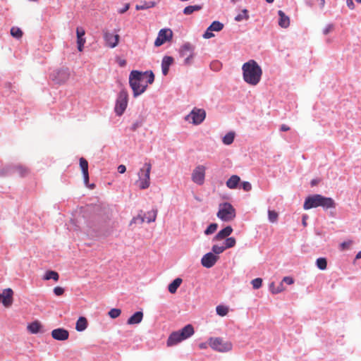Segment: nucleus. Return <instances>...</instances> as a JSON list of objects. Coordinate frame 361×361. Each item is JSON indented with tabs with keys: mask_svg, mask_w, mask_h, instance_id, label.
I'll list each match as a JSON object with an SVG mask.
<instances>
[{
	"mask_svg": "<svg viewBox=\"0 0 361 361\" xmlns=\"http://www.w3.org/2000/svg\"><path fill=\"white\" fill-rule=\"evenodd\" d=\"M249 19V15H248V11L247 9H243L241 13H239L235 17V20L240 22L243 20H248Z\"/></svg>",
	"mask_w": 361,
	"mask_h": 361,
	"instance_id": "obj_40",
	"label": "nucleus"
},
{
	"mask_svg": "<svg viewBox=\"0 0 361 361\" xmlns=\"http://www.w3.org/2000/svg\"><path fill=\"white\" fill-rule=\"evenodd\" d=\"M194 51L195 47L190 42H185L180 47L179 54L181 57H185L184 65L188 66L192 63L195 55Z\"/></svg>",
	"mask_w": 361,
	"mask_h": 361,
	"instance_id": "obj_8",
	"label": "nucleus"
},
{
	"mask_svg": "<svg viewBox=\"0 0 361 361\" xmlns=\"http://www.w3.org/2000/svg\"><path fill=\"white\" fill-rule=\"evenodd\" d=\"M361 259V250L357 252V254L355 256V259Z\"/></svg>",
	"mask_w": 361,
	"mask_h": 361,
	"instance_id": "obj_64",
	"label": "nucleus"
},
{
	"mask_svg": "<svg viewBox=\"0 0 361 361\" xmlns=\"http://www.w3.org/2000/svg\"><path fill=\"white\" fill-rule=\"evenodd\" d=\"M322 207L324 209L336 207V203L331 197H324L319 194L307 196L303 204V208L308 210L312 208Z\"/></svg>",
	"mask_w": 361,
	"mask_h": 361,
	"instance_id": "obj_2",
	"label": "nucleus"
},
{
	"mask_svg": "<svg viewBox=\"0 0 361 361\" xmlns=\"http://www.w3.org/2000/svg\"><path fill=\"white\" fill-rule=\"evenodd\" d=\"M319 183V180L318 179H312L310 182V185L312 186H314L316 185H317V183Z\"/></svg>",
	"mask_w": 361,
	"mask_h": 361,
	"instance_id": "obj_62",
	"label": "nucleus"
},
{
	"mask_svg": "<svg viewBox=\"0 0 361 361\" xmlns=\"http://www.w3.org/2000/svg\"><path fill=\"white\" fill-rule=\"evenodd\" d=\"M307 215H303V216H302V225H303L304 226H306V225H307V223H306V219H307Z\"/></svg>",
	"mask_w": 361,
	"mask_h": 361,
	"instance_id": "obj_63",
	"label": "nucleus"
},
{
	"mask_svg": "<svg viewBox=\"0 0 361 361\" xmlns=\"http://www.w3.org/2000/svg\"><path fill=\"white\" fill-rule=\"evenodd\" d=\"M54 293L57 295L60 296L62 295L64 293V288L60 286H56L54 288Z\"/></svg>",
	"mask_w": 361,
	"mask_h": 361,
	"instance_id": "obj_51",
	"label": "nucleus"
},
{
	"mask_svg": "<svg viewBox=\"0 0 361 361\" xmlns=\"http://www.w3.org/2000/svg\"><path fill=\"white\" fill-rule=\"evenodd\" d=\"M121 310L118 308H112L108 312L109 316L112 319H116L120 316Z\"/></svg>",
	"mask_w": 361,
	"mask_h": 361,
	"instance_id": "obj_45",
	"label": "nucleus"
},
{
	"mask_svg": "<svg viewBox=\"0 0 361 361\" xmlns=\"http://www.w3.org/2000/svg\"><path fill=\"white\" fill-rule=\"evenodd\" d=\"M208 27L209 30H212V32H219L224 28V24L220 21L214 20Z\"/></svg>",
	"mask_w": 361,
	"mask_h": 361,
	"instance_id": "obj_36",
	"label": "nucleus"
},
{
	"mask_svg": "<svg viewBox=\"0 0 361 361\" xmlns=\"http://www.w3.org/2000/svg\"><path fill=\"white\" fill-rule=\"evenodd\" d=\"M289 130H290V128L287 125H285V124L281 125L280 127V130L283 131V132H286Z\"/></svg>",
	"mask_w": 361,
	"mask_h": 361,
	"instance_id": "obj_61",
	"label": "nucleus"
},
{
	"mask_svg": "<svg viewBox=\"0 0 361 361\" xmlns=\"http://www.w3.org/2000/svg\"><path fill=\"white\" fill-rule=\"evenodd\" d=\"M143 73H145V76L147 78V83L149 85L152 84L154 81V74L153 72L152 71H147L143 72Z\"/></svg>",
	"mask_w": 361,
	"mask_h": 361,
	"instance_id": "obj_46",
	"label": "nucleus"
},
{
	"mask_svg": "<svg viewBox=\"0 0 361 361\" xmlns=\"http://www.w3.org/2000/svg\"><path fill=\"white\" fill-rule=\"evenodd\" d=\"M85 31L81 27H78L76 28V35H77V45L78 49L79 51H82L84 48V45L85 44L86 39L85 38Z\"/></svg>",
	"mask_w": 361,
	"mask_h": 361,
	"instance_id": "obj_19",
	"label": "nucleus"
},
{
	"mask_svg": "<svg viewBox=\"0 0 361 361\" xmlns=\"http://www.w3.org/2000/svg\"><path fill=\"white\" fill-rule=\"evenodd\" d=\"M268 219L271 223L276 222L278 219V213L274 210H268Z\"/></svg>",
	"mask_w": 361,
	"mask_h": 361,
	"instance_id": "obj_43",
	"label": "nucleus"
},
{
	"mask_svg": "<svg viewBox=\"0 0 361 361\" xmlns=\"http://www.w3.org/2000/svg\"><path fill=\"white\" fill-rule=\"evenodd\" d=\"M155 6V2L154 1H143L140 2L139 4H137L135 6V9L137 11L140 10H146L150 8H152Z\"/></svg>",
	"mask_w": 361,
	"mask_h": 361,
	"instance_id": "obj_33",
	"label": "nucleus"
},
{
	"mask_svg": "<svg viewBox=\"0 0 361 361\" xmlns=\"http://www.w3.org/2000/svg\"><path fill=\"white\" fill-rule=\"evenodd\" d=\"M13 168L14 174H18L20 177H24L27 173V168L21 165H13Z\"/></svg>",
	"mask_w": 361,
	"mask_h": 361,
	"instance_id": "obj_35",
	"label": "nucleus"
},
{
	"mask_svg": "<svg viewBox=\"0 0 361 361\" xmlns=\"http://www.w3.org/2000/svg\"><path fill=\"white\" fill-rule=\"evenodd\" d=\"M316 266L320 270H325L327 267V259L325 257H319L317 259Z\"/></svg>",
	"mask_w": 361,
	"mask_h": 361,
	"instance_id": "obj_38",
	"label": "nucleus"
},
{
	"mask_svg": "<svg viewBox=\"0 0 361 361\" xmlns=\"http://www.w3.org/2000/svg\"><path fill=\"white\" fill-rule=\"evenodd\" d=\"M235 243H236V241H235V238H233V237H229L228 238V237L225 240L224 247H225L226 249L231 248V247L235 246Z\"/></svg>",
	"mask_w": 361,
	"mask_h": 361,
	"instance_id": "obj_42",
	"label": "nucleus"
},
{
	"mask_svg": "<svg viewBox=\"0 0 361 361\" xmlns=\"http://www.w3.org/2000/svg\"><path fill=\"white\" fill-rule=\"evenodd\" d=\"M116 61L120 67H124L126 65V61L125 59H118Z\"/></svg>",
	"mask_w": 361,
	"mask_h": 361,
	"instance_id": "obj_59",
	"label": "nucleus"
},
{
	"mask_svg": "<svg viewBox=\"0 0 361 361\" xmlns=\"http://www.w3.org/2000/svg\"><path fill=\"white\" fill-rule=\"evenodd\" d=\"M126 167L124 165L121 164L118 166V173H123L126 172Z\"/></svg>",
	"mask_w": 361,
	"mask_h": 361,
	"instance_id": "obj_60",
	"label": "nucleus"
},
{
	"mask_svg": "<svg viewBox=\"0 0 361 361\" xmlns=\"http://www.w3.org/2000/svg\"><path fill=\"white\" fill-rule=\"evenodd\" d=\"M234 138L235 133L229 132L223 137L222 141L224 145H229L233 142Z\"/></svg>",
	"mask_w": 361,
	"mask_h": 361,
	"instance_id": "obj_37",
	"label": "nucleus"
},
{
	"mask_svg": "<svg viewBox=\"0 0 361 361\" xmlns=\"http://www.w3.org/2000/svg\"><path fill=\"white\" fill-rule=\"evenodd\" d=\"M243 78L245 82L251 85H257L262 75V70L255 60H250L242 67Z\"/></svg>",
	"mask_w": 361,
	"mask_h": 361,
	"instance_id": "obj_1",
	"label": "nucleus"
},
{
	"mask_svg": "<svg viewBox=\"0 0 361 361\" xmlns=\"http://www.w3.org/2000/svg\"><path fill=\"white\" fill-rule=\"evenodd\" d=\"M217 228H218V224L216 223H212L204 230V233L206 235H211L216 231Z\"/></svg>",
	"mask_w": 361,
	"mask_h": 361,
	"instance_id": "obj_39",
	"label": "nucleus"
},
{
	"mask_svg": "<svg viewBox=\"0 0 361 361\" xmlns=\"http://www.w3.org/2000/svg\"><path fill=\"white\" fill-rule=\"evenodd\" d=\"M279 15V25L283 28H287L290 25V18L281 10L278 11Z\"/></svg>",
	"mask_w": 361,
	"mask_h": 361,
	"instance_id": "obj_22",
	"label": "nucleus"
},
{
	"mask_svg": "<svg viewBox=\"0 0 361 361\" xmlns=\"http://www.w3.org/2000/svg\"><path fill=\"white\" fill-rule=\"evenodd\" d=\"M128 103V93L126 90L122 89L117 95L116 99V104L114 107V111L116 116H121L127 106Z\"/></svg>",
	"mask_w": 361,
	"mask_h": 361,
	"instance_id": "obj_4",
	"label": "nucleus"
},
{
	"mask_svg": "<svg viewBox=\"0 0 361 361\" xmlns=\"http://www.w3.org/2000/svg\"><path fill=\"white\" fill-rule=\"evenodd\" d=\"M269 290L273 294H278L284 290V286L282 282L279 283L277 286L274 282H271L269 286Z\"/></svg>",
	"mask_w": 361,
	"mask_h": 361,
	"instance_id": "obj_28",
	"label": "nucleus"
},
{
	"mask_svg": "<svg viewBox=\"0 0 361 361\" xmlns=\"http://www.w3.org/2000/svg\"><path fill=\"white\" fill-rule=\"evenodd\" d=\"M152 169V165L150 163H145L142 169H140L138 172L139 181L140 185L139 187L140 189L145 190L149 187L150 185V171Z\"/></svg>",
	"mask_w": 361,
	"mask_h": 361,
	"instance_id": "obj_6",
	"label": "nucleus"
},
{
	"mask_svg": "<svg viewBox=\"0 0 361 361\" xmlns=\"http://www.w3.org/2000/svg\"><path fill=\"white\" fill-rule=\"evenodd\" d=\"M240 182V178L237 175H233L227 180L226 185L230 189H235Z\"/></svg>",
	"mask_w": 361,
	"mask_h": 361,
	"instance_id": "obj_24",
	"label": "nucleus"
},
{
	"mask_svg": "<svg viewBox=\"0 0 361 361\" xmlns=\"http://www.w3.org/2000/svg\"><path fill=\"white\" fill-rule=\"evenodd\" d=\"M148 84L146 83L145 85H142V83L139 86H136V85H134V89L133 90V97H137L142 93H144L147 88Z\"/></svg>",
	"mask_w": 361,
	"mask_h": 361,
	"instance_id": "obj_27",
	"label": "nucleus"
},
{
	"mask_svg": "<svg viewBox=\"0 0 361 361\" xmlns=\"http://www.w3.org/2000/svg\"><path fill=\"white\" fill-rule=\"evenodd\" d=\"M226 250L224 246H219L217 245H214L212 247V252H213L215 255H219L222 253Z\"/></svg>",
	"mask_w": 361,
	"mask_h": 361,
	"instance_id": "obj_47",
	"label": "nucleus"
},
{
	"mask_svg": "<svg viewBox=\"0 0 361 361\" xmlns=\"http://www.w3.org/2000/svg\"><path fill=\"white\" fill-rule=\"evenodd\" d=\"M157 214V209H152L151 211L147 212L144 216H137V217H134L132 221V223H136L137 221H140V223H143L146 221L148 224L152 223L156 220Z\"/></svg>",
	"mask_w": 361,
	"mask_h": 361,
	"instance_id": "obj_14",
	"label": "nucleus"
},
{
	"mask_svg": "<svg viewBox=\"0 0 361 361\" xmlns=\"http://www.w3.org/2000/svg\"><path fill=\"white\" fill-rule=\"evenodd\" d=\"M351 243H352L351 240L344 241V242L341 243L340 245L341 250H344L348 249L349 247V246L351 245Z\"/></svg>",
	"mask_w": 361,
	"mask_h": 361,
	"instance_id": "obj_53",
	"label": "nucleus"
},
{
	"mask_svg": "<svg viewBox=\"0 0 361 361\" xmlns=\"http://www.w3.org/2000/svg\"><path fill=\"white\" fill-rule=\"evenodd\" d=\"M172 37V31L170 29H161L154 42L155 47H160Z\"/></svg>",
	"mask_w": 361,
	"mask_h": 361,
	"instance_id": "obj_12",
	"label": "nucleus"
},
{
	"mask_svg": "<svg viewBox=\"0 0 361 361\" xmlns=\"http://www.w3.org/2000/svg\"><path fill=\"white\" fill-rule=\"evenodd\" d=\"M202 8V5H190L184 8L183 12L185 15H190L195 11Z\"/></svg>",
	"mask_w": 361,
	"mask_h": 361,
	"instance_id": "obj_32",
	"label": "nucleus"
},
{
	"mask_svg": "<svg viewBox=\"0 0 361 361\" xmlns=\"http://www.w3.org/2000/svg\"><path fill=\"white\" fill-rule=\"evenodd\" d=\"M87 327V320L85 317H80L76 322L75 329L79 331H85Z\"/></svg>",
	"mask_w": 361,
	"mask_h": 361,
	"instance_id": "obj_25",
	"label": "nucleus"
},
{
	"mask_svg": "<svg viewBox=\"0 0 361 361\" xmlns=\"http://www.w3.org/2000/svg\"><path fill=\"white\" fill-rule=\"evenodd\" d=\"M13 291L11 288H8L4 289L3 293H0V302H1L5 307L10 306L13 302Z\"/></svg>",
	"mask_w": 361,
	"mask_h": 361,
	"instance_id": "obj_17",
	"label": "nucleus"
},
{
	"mask_svg": "<svg viewBox=\"0 0 361 361\" xmlns=\"http://www.w3.org/2000/svg\"><path fill=\"white\" fill-rule=\"evenodd\" d=\"M218 259V256L215 255L213 252H209L203 255L201 259V264L204 267L209 269L216 264Z\"/></svg>",
	"mask_w": 361,
	"mask_h": 361,
	"instance_id": "obj_15",
	"label": "nucleus"
},
{
	"mask_svg": "<svg viewBox=\"0 0 361 361\" xmlns=\"http://www.w3.org/2000/svg\"><path fill=\"white\" fill-rule=\"evenodd\" d=\"M282 283L284 282L288 285H291L294 283V280L292 277L290 276H285L283 277V280H282Z\"/></svg>",
	"mask_w": 361,
	"mask_h": 361,
	"instance_id": "obj_55",
	"label": "nucleus"
},
{
	"mask_svg": "<svg viewBox=\"0 0 361 361\" xmlns=\"http://www.w3.org/2000/svg\"><path fill=\"white\" fill-rule=\"evenodd\" d=\"M214 36L212 30H209V27L206 30L204 33L203 34V37L204 39H209Z\"/></svg>",
	"mask_w": 361,
	"mask_h": 361,
	"instance_id": "obj_54",
	"label": "nucleus"
},
{
	"mask_svg": "<svg viewBox=\"0 0 361 361\" xmlns=\"http://www.w3.org/2000/svg\"><path fill=\"white\" fill-rule=\"evenodd\" d=\"M59 274L56 271L52 270L47 271L43 276V279L46 281L53 279L54 281H59Z\"/></svg>",
	"mask_w": 361,
	"mask_h": 361,
	"instance_id": "obj_31",
	"label": "nucleus"
},
{
	"mask_svg": "<svg viewBox=\"0 0 361 361\" xmlns=\"http://www.w3.org/2000/svg\"><path fill=\"white\" fill-rule=\"evenodd\" d=\"M13 165L5 166L0 169V177H5L14 175Z\"/></svg>",
	"mask_w": 361,
	"mask_h": 361,
	"instance_id": "obj_30",
	"label": "nucleus"
},
{
	"mask_svg": "<svg viewBox=\"0 0 361 361\" xmlns=\"http://www.w3.org/2000/svg\"><path fill=\"white\" fill-rule=\"evenodd\" d=\"M51 336L56 341H63L68 338L69 332L63 328H57L52 330Z\"/></svg>",
	"mask_w": 361,
	"mask_h": 361,
	"instance_id": "obj_18",
	"label": "nucleus"
},
{
	"mask_svg": "<svg viewBox=\"0 0 361 361\" xmlns=\"http://www.w3.org/2000/svg\"><path fill=\"white\" fill-rule=\"evenodd\" d=\"M182 279L180 278L175 279L168 286V290L171 293H175L177 291V289L180 286L182 283Z\"/></svg>",
	"mask_w": 361,
	"mask_h": 361,
	"instance_id": "obj_26",
	"label": "nucleus"
},
{
	"mask_svg": "<svg viewBox=\"0 0 361 361\" xmlns=\"http://www.w3.org/2000/svg\"><path fill=\"white\" fill-rule=\"evenodd\" d=\"M174 59L171 56H164L161 60V72L164 75H167L170 66L173 64Z\"/></svg>",
	"mask_w": 361,
	"mask_h": 361,
	"instance_id": "obj_20",
	"label": "nucleus"
},
{
	"mask_svg": "<svg viewBox=\"0 0 361 361\" xmlns=\"http://www.w3.org/2000/svg\"><path fill=\"white\" fill-rule=\"evenodd\" d=\"M254 289L259 288L262 285V279L261 278H256L251 281Z\"/></svg>",
	"mask_w": 361,
	"mask_h": 361,
	"instance_id": "obj_49",
	"label": "nucleus"
},
{
	"mask_svg": "<svg viewBox=\"0 0 361 361\" xmlns=\"http://www.w3.org/2000/svg\"><path fill=\"white\" fill-rule=\"evenodd\" d=\"M42 324L38 321L31 322L27 326V329L31 334H37L40 331Z\"/></svg>",
	"mask_w": 361,
	"mask_h": 361,
	"instance_id": "obj_29",
	"label": "nucleus"
},
{
	"mask_svg": "<svg viewBox=\"0 0 361 361\" xmlns=\"http://www.w3.org/2000/svg\"><path fill=\"white\" fill-rule=\"evenodd\" d=\"M82 175H83L84 183L85 184V185H88L89 173L88 172L82 173Z\"/></svg>",
	"mask_w": 361,
	"mask_h": 361,
	"instance_id": "obj_57",
	"label": "nucleus"
},
{
	"mask_svg": "<svg viewBox=\"0 0 361 361\" xmlns=\"http://www.w3.org/2000/svg\"><path fill=\"white\" fill-rule=\"evenodd\" d=\"M120 37L118 35H114L109 32H105L104 33V39L106 45L110 48L116 47L119 42Z\"/></svg>",
	"mask_w": 361,
	"mask_h": 361,
	"instance_id": "obj_16",
	"label": "nucleus"
},
{
	"mask_svg": "<svg viewBox=\"0 0 361 361\" xmlns=\"http://www.w3.org/2000/svg\"><path fill=\"white\" fill-rule=\"evenodd\" d=\"M210 347L219 352H228L232 349V343L225 341L222 338H211L209 339Z\"/></svg>",
	"mask_w": 361,
	"mask_h": 361,
	"instance_id": "obj_7",
	"label": "nucleus"
},
{
	"mask_svg": "<svg viewBox=\"0 0 361 361\" xmlns=\"http://www.w3.org/2000/svg\"><path fill=\"white\" fill-rule=\"evenodd\" d=\"M346 5L351 10L355 8V4L353 0H346Z\"/></svg>",
	"mask_w": 361,
	"mask_h": 361,
	"instance_id": "obj_58",
	"label": "nucleus"
},
{
	"mask_svg": "<svg viewBox=\"0 0 361 361\" xmlns=\"http://www.w3.org/2000/svg\"><path fill=\"white\" fill-rule=\"evenodd\" d=\"M11 35L13 37H16L17 39H19L22 37L23 35V32L22 30L18 28V27H12L11 29Z\"/></svg>",
	"mask_w": 361,
	"mask_h": 361,
	"instance_id": "obj_44",
	"label": "nucleus"
},
{
	"mask_svg": "<svg viewBox=\"0 0 361 361\" xmlns=\"http://www.w3.org/2000/svg\"><path fill=\"white\" fill-rule=\"evenodd\" d=\"M216 314L224 317L228 314V308L224 305H218L216 308Z\"/></svg>",
	"mask_w": 361,
	"mask_h": 361,
	"instance_id": "obj_41",
	"label": "nucleus"
},
{
	"mask_svg": "<svg viewBox=\"0 0 361 361\" xmlns=\"http://www.w3.org/2000/svg\"><path fill=\"white\" fill-rule=\"evenodd\" d=\"M232 227L231 226H227L218 232V233L214 237L213 241L219 240L228 238L232 233Z\"/></svg>",
	"mask_w": 361,
	"mask_h": 361,
	"instance_id": "obj_21",
	"label": "nucleus"
},
{
	"mask_svg": "<svg viewBox=\"0 0 361 361\" xmlns=\"http://www.w3.org/2000/svg\"><path fill=\"white\" fill-rule=\"evenodd\" d=\"M334 28L333 24H328L323 30V34L324 35H328Z\"/></svg>",
	"mask_w": 361,
	"mask_h": 361,
	"instance_id": "obj_52",
	"label": "nucleus"
},
{
	"mask_svg": "<svg viewBox=\"0 0 361 361\" xmlns=\"http://www.w3.org/2000/svg\"><path fill=\"white\" fill-rule=\"evenodd\" d=\"M130 5L129 4H126L124 6L120 9H118V12L121 14L126 13L129 9Z\"/></svg>",
	"mask_w": 361,
	"mask_h": 361,
	"instance_id": "obj_56",
	"label": "nucleus"
},
{
	"mask_svg": "<svg viewBox=\"0 0 361 361\" xmlns=\"http://www.w3.org/2000/svg\"><path fill=\"white\" fill-rule=\"evenodd\" d=\"M80 166L81 168L82 173L88 172V162L82 157L80 159Z\"/></svg>",
	"mask_w": 361,
	"mask_h": 361,
	"instance_id": "obj_48",
	"label": "nucleus"
},
{
	"mask_svg": "<svg viewBox=\"0 0 361 361\" xmlns=\"http://www.w3.org/2000/svg\"><path fill=\"white\" fill-rule=\"evenodd\" d=\"M142 318L143 312L142 311H137L128 319L127 324L130 325L137 324L142 322Z\"/></svg>",
	"mask_w": 361,
	"mask_h": 361,
	"instance_id": "obj_23",
	"label": "nucleus"
},
{
	"mask_svg": "<svg viewBox=\"0 0 361 361\" xmlns=\"http://www.w3.org/2000/svg\"><path fill=\"white\" fill-rule=\"evenodd\" d=\"M205 167L202 165L197 166L192 171V180L197 185H202L205 177Z\"/></svg>",
	"mask_w": 361,
	"mask_h": 361,
	"instance_id": "obj_11",
	"label": "nucleus"
},
{
	"mask_svg": "<svg viewBox=\"0 0 361 361\" xmlns=\"http://www.w3.org/2000/svg\"><path fill=\"white\" fill-rule=\"evenodd\" d=\"M240 188L245 192H249L252 190V185L248 181H243L240 183Z\"/></svg>",
	"mask_w": 361,
	"mask_h": 361,
	"instance_id": "obj_50",
	"label": "nucleus"
},
{
	"mask_svg": "<svg viewBox=\"0 0 361 361\" xmlns=\"http://www.w3.org/2000/svg\"><path fill=\"white\" fill-rule=\"evenodd\" d=\"M145 121V119L142 116H140L135 122L132 124L130 129L131 131H136L139 128L142 127Z\"/></svg>",
	"mask_w": 361,
	"mask_h": 361,
	"instance_id": "obj_34",
	"label": "nucleus"
},
{
	"mask_svg": "<svg viewBox=\"0 0 361 361\" xmlns=\"http://www.w3.org/2000/svg\"><path fill=\"white\" fill-rule=\"evenodd\" d=\"M145 77V73L142 71L133 70L130 73L129 75V85L132 90L134 89V85L139 86Z\"/></svg>",
	"mask_w": 361,
	"mask_h": 361,
	"instance_id": "obj_13",
	"label": "nucleus"
},
{
	"mask_svg": "<svg viewBox=\"0 0 361 361\" xmlns=\"http://www.w3.org/2000/svg\"><path fill=\"white\" fill-rule=\"evenodd\" d=\"M195 333L192 324H187L181 329L172 332L166 341L167 346H173L191 337Z\"/></svg>",
	"mask_w": 361,
	"mask_h": 361,
	"instance_id": "obj_3",
	"label": "nucleus"
},
{
	"mask_svg": "<svg viewBox=\"0 0 361 361\" xmlns=\"http://www.w3.org/2000/svg\"><path fill=\"white\" fill-rule=\"evenodd\" d=\"M216 216L224 221H229L235 217V210L231 203L224 202L219 204Z\"/></svg>",
	"mask_w": 361,
	"mask_h": 361,
	"instance_id": "obj_5",
	"label": "nucleus"
},
{
	"mask_svg": "<svg viewBox=\"0 0 361 361\" xmlns=\"http://www.w3.org/2000/svg\"><path fill=\"white\" fill-rule=\"evenodd\" d=\"M70 76L68 68H60L53 71L50 77L56 84H63L66 82Z\"/></svg>",
	"mask_w": 361,
	"mask_h": 361,
	"instance_id": "obj_10",
	"label": "nucleus"
},
{
	"mask_svg": "<svg viewBox=\"0 0 361 361\" xmlns=\"http://www.w3.org/2000/svg\"><path fill=\"white\" fill-rule=\"evenodd\" d=\"M206 117V112L202 109H193L185 118L186 121H192L194 125H199L203 122Z\"/></svg>",
	"mask_w": 361,
	"mask_h": 361,
	"instance_id": "obj_9",
	"label": "nucleus"
}]
</instances>
